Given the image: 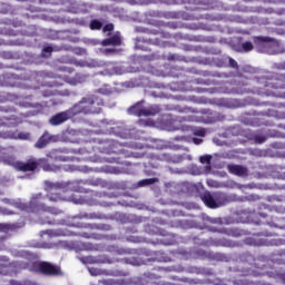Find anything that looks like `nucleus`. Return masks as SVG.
Returning <instances> with one entry per match:
<instances>
[{
  "label": "nucleus",
  "instance_id": "f3484780",
  "mask_svg": "<svg viewBox=\"0 0 285 285\" xmlns=\"http://www.w3.org/2000/svg\"><path fill=\"white\" fill-rule=\"evenodd\" d=\"M56 160L57 161H79V158L60 155V156H56Z\"/></svg>",
  "mask_w": 285,
  "mask_h": 285
},
{
  "label": "nucleus",
  "instance_id": "2eb2a0df",
  "mask_svg": "<svg viewBox=\"0 0 285 285\" xmlns=\"http://www.w3.org/2000/svg\"><path fill=\"white\" fill-rule=\"evenodd\" d=\"M224 119H226V117L220 112H217V111L209 112V116H208L209 124H217V121H224Z\"/></svg>",
  "mask_w": 285,
  "mask_h": 285
},
{
  "label": "nucleus",
  "instance_id": "20e7f679",
  "mask_svg": "<svg viewBox=\"0 0 285 285\" xmlns=\"http://www.w3.org/2000/svg\"><path fill=\"white\" fill-rule=\"evenodd\" d=\"M139 106L140 102L131 106L129 108V112L131 115H136L137 117H155L156 115H159V112H161V109L157 105L147 108H139Z\"/></svg>",
  "mask_w": 285,
  "mask_h": 285
},
{
  "label": "nucleus",
  "instance_id": "79ce46f5",
  "mask_svg": "<svg viewBox=\"0 0 285 285\" xmlns=\"http://www.w3.org/2000/svg\"><path fill=\"white\" fill-rule=\"evenodd\" d=\"M249 124H250V126H255V121L254 120H252Z\"/></svg>",
  "mask_w": 285,
  "mask_h": 285
},
{
  "label": "nucleus",
  "instance_id": "58836bf2",
  "mask_svg": "<svg viewBox=\"0 0 285 285\" xmlns=\"http://www.w3.org/2000/svg\"><path fill=\"white\" fill-rule=\"evenodd\" d=\"M237 185H229L228 188H236Z\"/></svg>",
  "mask_w": 285,
  "mask_h": 285
},
{
  "label": "nucleus",
  "instance_id": "c756f323",
  "mask_svg": "<svg viewBox=\"0 0 285 285\" xmlns=\"http://www.w3.org/2000/svg\"><path fill=\"white\" fill-rule=\"evenodd\" d=\"M102 284H105V285H115V281H112V279H105V281H102Z\"/></svg>",
  "mask_w": 285,
  "mask_h": 285
},
{
  "label": "nucleus",
  "instance_id": "cd10ccee",
  "mask_svg": "<svg viewBox=\"0 0 285 285\" xmlns=\"http://www.w3.org/2000/svg\"><path fill=\"white\" fill-rule=\"evenodd\" d=\"M53 51H55V48H52V46H46L42 49V52L49 53V55H50V52H53Z\"/></svg>",
  "mask_w": 285,
  "mask_h": 285
},
{
  "label": "nucleus",
  "instance_id": "ea45409f",
  "mask_svg": "<svg viewBox=\"0 0 285 285\" xmlns=\"http://www.w3.org/2000/svg\"><path fill=\"white\" fill-rule=\"evenodd\" d=\"M3 228H6V225L0 224V229H3Z\"/></svg>",
  "mask_w": 285,
  "mask_h": 285
},
{
  "label": "nucleus",
  "instance_id": "7ed1b4c3",
  "mask_svg": "<svg viewBox=\"0 0 285 285\" xmlns=\"http://www.w3.org/2000/svg\"><path fill=\"white\" fill-rule=\"evenodd\" d=\"M6 163L19 173H37V170H39V166H41L46 173H66L68 170H72L71 167L66 168V166L61 167L52 165L48 163V159L46 158H42L39 161L37 158H29L27 161H21L17 160V157L14 156H8L6 158Z\"/></svg>",
  "mask_w": 285,
  "mask_h": 285
},
{
  "label": "nucleus",
  "instance_id": "c03bdc74",
  "mask_svg": "<svg viewBox=\"0 0 285 285\" xmlns=\"http://www.w3.org/2000/svg\"><path fill=\"white\" fill-rule=\"evenodd\" d=\"M53 86H61V83H57V82H55V83H53Z\"/></svg>",
  "mask_w": 285,
  "mask_h": 285
},
{
  "label": "nucleus",
  "instance_id": "f704fd0d",
  "mask_svg": "<svg viewBox=\"0 0 285 285\" xmlns=\"http://www.w3.org/2000/svg\"><path fill=\"white\" fill-rule=\"evenodd\" d=\"M194 144H197V145L202 144V139H199V138H194Z\"/></svg>",
  "mask_w": 285,
  "mask_h": 285
},
{
  "label": "nucleus",
  "instance_id": "9d476101",
  "mask_svg": "<svg viewBox=\"0 0 285 285\" xmlns=\"http://www.w3.org/2000/svg\"><path fill=\"white\" fill-rule=\"evenodd\" d=\"M104 108V99L97 96H91L90 110L91 115H99Z\"/></svg>",
  "mask_w": 285,
  "mask_h": 285
},
{
  "label": "nucleus",
  "instance_id": "49530a36",
  "mask_svg": "<svg viewBox=\"0 0 285 285\" xmlns=\"http://www.w3.org/2000/svg\"><path fill=\"white\" fill-rule=\"evenodd\" d=\"M157 46H159V41H157V39H156V42H155Z\"/></svg>",
  "mask_w": 285,
  "mask_h": 285
},
{
  "label": "nucleus",
  "instance_id": "dca6fc26",
  "mask_svg": "<svg viewBox=\"0 0 285 285\" xmlns=\"http://www.w3.org/2000/svg\"><path fill=\"white\" fill-rule=\"evenodd\" d=\"M190 175H206V169L204 167H198L196 165H193L189 169Z\"/></svg>",
  "mask_w": 285,
  "mask_h": 285
},
{
  "label": "nucleus",
  "instance_id": "e433bc0d",
  "mask_svg": "<svg viewBox=\"0 0 285 285\" xmlns=\"http://www.w3.org/2000/svg\"><path fill=\"white\" fill-rule=\"evenodd\" d=\"M265 95H266L267 97H271V95H275V94H273V92H265Z\"/></svg>",
  "mask_w": 285,
  "mask_h": 285
},
{
  "label": "nucleus",
  "instance_id": "a19ab883",
  "mask_svg": "<svg viewBox=\"0 0 285 285\" xmlns=\"http://www.w3.org/2000/svg\"><path fill=\"white\" fill-rule=\"evenodd\" d=\"M41 224H50V222L43 220V222H41Z\"/></svg>",
  "mask_w": 285,
  "mask_h": 285
},
{
  "label": "nucleus",
  "instance_id": "37998d69",
  "mask_svg": "<svg viewBox=\"0 0 285 285\" xmlns=\"http://www.w3.org/2000/svg\"><path fill=\"white\" fill-rule=\"evenodd\" d=\"M1 126H3V120H2V119H0V127H1Z\"/></svg>",
  "mask_w": 285,
  "mask_h": 285
},
{
  "label": "nucleus",
  "instance_id": "a878e982",
  "mask_svg": "<svg viewBox=\"0 0 285 285\" xmlns=\"http://www.w3.org/2000/svg\"><path fill=\"white\" fill-rule=\"evenodd\" d=\"M89 273L90 275H92L94 277H96L97 275H101V271L95 268V267H90L89 268Z\"/></svg>",
  "mask_w": 285,
  "mask_h": 285
},
{
  "label": "nucleus",
  "instance_id": "b1692460",
  "mask_svg": "<svg viewBox=\"0 0 285 285\" xmlns=\"http://www.w3.org/2000/svg\"><path fill=\"white\" fill-rule=\"evenodd\" d=\"M254 140L256 141V144H264V141H266V137L265 136H255Z\"/></svg>",
  "mask_w": 285,
  "mask_h": 285
},
{
  "label": "nucleus",
  "instance_id": "1a4fd4ad",
  "mask_svg": "<svg viewBox=\"0 0 285 285\" xmlns=\"http://www.w3.org/2000/svg\"><path fill=\"white\" fill-rule=\"evenodd\" d=\"M227 170L230 175H235V177H248V167L244 165L229 164L227 165Z\"/></svg>",
  "mask_w": 285,
  "mask_h": 285
},
{
  "label": "nucleus",
  "instance_id": "4c0bfd02",
  "mask_svg": "<svg viewBox=\"0 0 285 285\" xmlns=\"http://www.w3.org/2000/svg\"><path fill=\"white\" fill-rule=\"evenodd\" d=\"M283 175H285V171H283ZM278 179H285V176L284 177L278 176Z\"/></svg>",
  "mask_w": 285,
  "mask_h": 285
},
{
  "label": "nucleus",
  "instance_id": "473e14b6",
  "mask_svg": "<svg viewBox=\"0 0 285 285\" xmlns=\"http://www.w3.org/2000/svg\"><path fill=\"white\" fill-rule=\"evenodd\" d=\"M105 52H117V49L109 48V49H106Z\"/></svg>",
  "mask_w": 285,
  "mask_h": 285
},
{
  "label": "nucleus",
  "instance_id": "aec40b11",
  "mask_svg": "<svg viewBox=\"0 0 285 285\" xmlns=\"http://www.w3.org/2000/svg\"><path fill=\"white\" fill-rule=\"evenodd\" d=\"M273 41V38L271 37H256V43H271Z\"/></svg>",
  "mask_w": 285,
  "mask_h": 285
},
{
  "label": "nucleus",
  "instance_id": "a18cd8bd",
  "mask_svg": "<svg viewBox=\"0 0 285 285\" xmlns=\"http://www.w3.org/2000/svg\"><path fill=\"white\" fill-rule=\"evenodd\" d=\"M45 97H50V94H45Z\"/></svg>",
  "mask_w": 285,
  "mask_h": 285
},
{
  "label": "nucleus",
  "instance_id": "7c9ffc66",
  "mask_svg": "<svg viewBox=\"0 0 285 285\" xmlns=\"http://www.w3.org/2000/svg\"><path fill=\"white\" fill-rule=\"evenodd\" d=\"M196 135H198V137H205L206 131L204 129H200L196 132Z\"/></svg>",
  "mask_w": 285,
  "mask_h": 285
},
{
  "label": "nucleus",
  "instance_id": "423d86ee",
  "mask_svg": "<svg viewBox=\"0 0 285 285\" xmlns=\"http://www.w3.org/2000/svg\"><path fill=\"white\" fill-rule=\"evenodd\" d=\"M190 189L191 193H198V195H200V199H203L204 204L208 206V208H217V203H215V198H213V195H210V193L208 191L204 193V186L193 185Z\"/></svg>",
  "mask_w": 285,
  "mask_h": 285
},
{
  "label": "nucleus",
  "instance_id": "412c9836",
  "mask_svg": "<svg viewBox=\"0 0 285 285\" xmlns=\"http://www.w3.org/2000/svg\"><path fill=\"white\" fill-rule=\"evenodd\" d=\"M207 185L209 186V188H222L223 186L222 184H219V181L215 179H208Z\"/></svg>",
  "mask_w": 285,
  "mask_h": 285
},
{
  "label": "nucleus",
  "instance_id": "f03ea898",
  "mask_svg": "<svg viewBox=\"0 0 285 285\" xmlns=\"http://www.w3.org/2000/svg\"><path fill=\"white\" fill-rule=\"evenodd\" d=\"M193 161V156L188 154H160L153 157L147 164H145L144 173L149 179H157L161 175H181L184 170L173 169L170 167H165L161 169V163L165 164H183V161Z\"/></svg>",
  "mask_w": 285,
  "mask_h": 285
},
{
  "label": "nucleus",
  "instance_id": "9b49d317",
  "mask_svg": "<svg viewBox=\"0 0 285 285\" xmlns=\"http://www.w3.org/2000/svg\"><path fill=\"white\" fill-rule=\"evenodd\" d=\"M17 208H19L20 210H27V212H31V213H37L39 210V208H41V205H39L37 203V198H32L30 204H23V203H17L16 204Z\"/></svg>",
  "mask_w": 285,
  "mask_h": 285
},
{
  "label": "nucleus",
  "instance_id": "0eeeda50",
  "mask_svg": "<svg viewBox=\"0 0 285 285\" xmlns=\"http://www.w3.org/2000/svg\"><path fill=\"white\" fill-rule=\"evenodd\" d=\"M72 118H75V114H73L72 109L69 108L66 111L58 112V114L53 115L49 119V124H50V126H61V124H66V121H68V119H72Z\"/></svg>",
  "mask_w": 285,
  "mask_h": 285
},
{
  "label": "nucleus",
  "instance_id": "72a5a7b5",
  "mask_svg": "<svg viewBox=\"0 0 285 285\" xmlns=\"http://www.w3.org/2000/svg\"><path fill=\"white\" fill-rule=\"evenodd\" d=\"M19 137H20V139H28V135H26V134H20Z\"/></svg>",
  "mask_w": 285,
  "mask_h": 285
},
{
  "label": "nucleus",
  "instance_id": "5701e85b",
  "mask_svg": "<svg viewBox=\"0 0 285 285\" xmlns=\"http://www.w3.org/2000/svg\"><path fill=\"white\" fill-rule=\"evenodd\" d=\"M112 30H115L114 23H108L104 27V32H112Z\"/></svg>",
  "mask_w": 285,
  "mask_h": 285
},
{
  "label": "nucleus",
  "instance_id": "4be33fe9",
  "mask_svg": "<svg viewBox=\"0 0 285 285\" xmlns=\"http://www.w3.org/2000/svg\"><path fill=\"white\" fill-rule=\"evenodd\" d=\"M147 32L149 35H161V37H165L166 39H168L170 37V33H164V32H160V31H157V30H147Z\"/></svg>",
  "mask_w": 285,
  "mask_h": 285
},
{
  "label": "nucleus",
  "instance_id": "bb28decb",
  "mask_svg": "<svg viewBox=\"0 0 285 285\" xmlns=\"http://www.w3.org/2000/svg\"><path fill=\"white\" fill-rule=\"evenodd\" d=\"M48 235H51L52 237H59L60 235H66V234L57 230H49Z\"/></svg>",
  "mask_w": 285,
  "mask_h": 285
},
{
  "label": "nucleus",
  "instance_id": "6e6552de",
  "mask_svg": "<svg viewBox=\"0 0 285 285\" xmlns=\"http://www.w3.org/2000/svg\"><path fill=\"white\" fill-rule=\"evenodd\" d=\"M36 271L43 273V275H61V268L50 263H35Z\"/></svg>",
  "mask_w": 285,
  "mask_h": 285
},
{
  "label": "nucleus",
  "instance_id": "ddd939ff",
  "mask_svg": "<svg viewBox=\"0 0 285 285\" xmlns=\"http://www.w3.org/2000/svg\"><path fill=\"white\" fill-rule=\"evenodd\" d=\"M200 164H205L203 167L205 169L206 175H213V156L212 155H204L199 157Z\"/></svg>",
  "mask_w": 285,
  "mask_h": 285
},
{
  "label": "nucleus",
  "instance_id": "c9c22d12",
  "mask_svg": "<svg viewBox=\"0 0 285 285\" xmlns=\"http://www.w3.org/2000/svg\"><path fill=\"white\" fill-rule=\"evenodd\" d=\"M3 138H4V139H10V138H12V135H10V134H4Z\"/></svg>",
  "mask_w": 285,
  "mask_h": 285
},
{
  "label": "nucleus",
  "instance_id": "39448f33",
  "mask_svg": "<svg viewBox=\"0 0 285 285\" xmlns=\"http://www.w3.org/2000/svg\"><path fill=\"white\" fill-rule=\"evenodd\" d=\"M91 96L83 97L78 104L71 107V111L73 112V117L77 115H91L90 102Z\"/></svg>",
  "mask_w": 285,
  "mask_h": 285
},
{
  "label": "nucleus",
  "instance_id": "393cba45",
  "mask_svg": "<svg viewBox=\"0 0 285 285\" xmlns=\"http://www.w3.org/2000/svg\"><path fill=\"white\" fill-rule=\"evenodd\" d=\"M155 180L153 179H145V180H140L138 183V186H150V184H153Z\"/></svg>",
  "mask_w": 285,
  "mask_h": 285
},
{
  "label": "nucleus",
  "instance_id": "f257e3e1",
  "mask_svg": "<svg viewBox=\"0 0 285 285\" xmlns=\"http://www.w3.org/2000/svg\"><path fill=\"white\" fill-rule=\"evenodd\" d=\"M101 150V155L96 161L107 164H117L118 166L106 165L100 168V173H105L106 175H134L135 170H137V166L132 165L124 159L126 156L117 150H115L114 142H105L102 146L98 147Z\"/></svg>",
  "mask_w": 285,
  "mask_h": 285
},
{
  "label": "nucleus",
  "instance_id": "6ab92c4d",
  "mask_svg": "<svg viewBox=\"0 0 285 285\" xmlns=\"http://www.w3.org/2000/svg\"><path fill=\"white\" fill-rule=\"evenodd\" d=\"M242 48H243L244 52H250L252 50L255 49V46H253V42H250V41H245L242 43Z\"/></svg>",
  "mask_w": 285,
  "mask_h": 285
},
{
  "label": "nucleus",
  "instance_id": "2f4dec72",
  "mask_svg": "<svg viewBox=\"0 0 285 285\" xmlns=\"http://www.w3.org/2000/svg\"><path fill=\"white\" fill-rule=\"evenodd\" d=\"M245 92H246V89H243V90L237 89V90H236V94H237V95H244Z\"/></svg>",
  "mask_w": 285,
  "mask_h": 285
},
{
  "label": "nucleus",
  "instance_id": "a211bd4d",
  "mask_svg": "<svg viewBox=\"0 0 285 285\" xmlns=\"http://www.w3.org/2000/svg\"><path fill=\"white\" fill-rule=\"evenodd\" d=\"M101 28H104V23H101V21L91 20V22H90V29L91 30H101Z\"/></svg>",
  "mask_w": 285,
  "mask_h": 285
},
{
  "label": "nucleus",
  "instance_id": "c85d7f7f",
  "mask_svg": "<svg viewBox=\"0 0 285 285\" xmlns=\"http://www.w3.org/2000/svg\"><path fill=\"white\" fill-rule=\"evenodd\" d=\"M229 66H232V68H237V61H235V59L230 58Z\"/></svg>",
  "mask_w": 285,
  "mask_h": 285
},
{
  "label": "nucleus",
  "instance_id": "4468645a",
  "mask_svg": "<svg viewBox=\"0 0 285 285\" xmlns=\"http://www.w3.org/2000/svg\"><path fill=\"white\" fill-rule=\"evenodd\" d=\"M101 46H121V37L114 35L102 40Z\"/></svg>",
  "mask_w": 285,
  "mask_h": 285
},
{
  "label": "nucleus",
  "instance_id": "f8f14e48",
  "mask_svg": "<svg viewBox=\"0 0 285 285\" xmlns=\"http://www.w3.org/2000/svg\"><path fill=\"white\" fill-rule=\"evenodd\" d=\"M53 136L50 135V132L45 131L43 135L38 139V141L35 144V148L42 149L52 141Z\"/></svg>",
  "mask_w": 285,
  "mask_h": 285
}]
</instances>
